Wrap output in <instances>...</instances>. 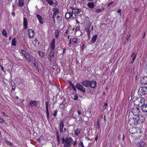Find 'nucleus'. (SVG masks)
<instances>
[{
  "mask_svg": "<svg viewBox=\"0 0 147 147\" xmlns=\"http://www.w3.org/2000/svg\"><path fill=\"white\" fill-rule=\"evenodd\" d=\"M140 82L142 85L147 84V77L145 76L141 78Z\"/></svg>",
  "mask_w": 147,
  "mask_h": 147,
  "instance_id": "nucleus-10",
  "label": "nucleus"
},
{
  "mask_svg": "<svg viewBox=\"0 0 147 147\" xmlns=\"http://www.w3.org/2000/svg\"><path fill=\"white\" fill-rule=\"evenodd\" d=\"M136 123H142L145 121L144 117L141 115H139L136 118Z\"/></svg>",
  "mask_w": 147,
  "mask_h": 147,
  "instance_id": "nucleus-4",
  "label": "nucleus"
},
{
  "mask_svg": "<svg viewBox=\"0 0 147 147\" xmlns=\"http://www.w3.org/2000/svg\"><path fill=\"white\" fill-rule=\"evenodd\" d=\"M97 36V35H95L93 36L91 40V42L90 43V44H92L94 43V42L96 40Z\"/></svg>",
  "mask_w": 147,
  "mask_h": 147,
  "instance_id": "nucleus-18",
  "label": "nucleus"
},
{
  "mask_svg": "<svg viewBox=\"0 0 147 147\" xmlns=\"http://www.w3.org/2000/svg\"><path fill=\"white\" fill-rule=\"evenodd\" d=\"M88 28H90V27L91 26V24L90 23H89L88 24Z\"/></svg>",
  "mask_w": 147,
  "mask_h": 147,
  "instance_id": "nucleus-57",
  "label": "nucleus"
},
{
  "mask_svg": "<svg viewBox=\"0 0 147 147\" xmlns=\"http://www.w3.org/2000/svg\"><path fill=\"white\" fill-rule=\"evenodd\" d=\"M55 113H53V115L54 117H55L57 115V113L58 112V111L56 110L54 111Z\"/></svg>",
  "mask_w": 147,
  "mask_h": 147,
  "instance_id": "nucleus-39",
  "label": "nucleus"
},
{
  "mask_svg": "<svg viewBox=\"0 0 147 147\" xmlns=\"http://www.w3.org/2000/svg\"><path fill=\"white\" fill-rule=\"evenodd\" d=\"M53 58V57H51L50 56H49V55L48 59H49V60L50 61H51V59Z\"/></svg>",
  "mask_w": 147,
  "mask_h": 147,
  "instance_id": "nucleus-54",
  "label": "nucleus"
},
{
  "mask_svg": "<svg viewBox=\"0 0 147 147\" xmlns=\"http://www.w3.org/2000/svg\"><path fill=\"white\" fill-rule=\"evenodd\" d=\"M76 87L78 90H80L83 93L85 92V89L80 84L77 83L76 85Z\"/></svg>",
  "mask_w": 147,
  "mask_h": 147,
  "instance_id": "nucleus-6",
  "label": "nucleus"
},
{
  "mask_svg": "<svg viewBox=\"0 0 147 147\" xmlns=\"http://www.w3.org/2000/svg\"><path fill=\"white\" fill-rule=\"evenodd\" d=\"M90 28H85V30L87 33V34H90Z\"/></svg>",
  "mask_w": 147,
  "mask_h": 147,
  "instance_id": "nucleus-33",
  "label": "nucleus"
},
{
  "mask_svg": "<svg viewBox=\"0 0 147 147\" xmlns=\"http://www.w3.org/2000/svg\"><path fill=\"white\" fill-rule=\"evenodd\" d=\"M142 109L143 112H147V103L142 106Z\"/></svg>",
  "mask_w": 147,
  "mask_h": 147,
  "instance_id": "nucleus-19",
  "label": "nucleus"
},
{
  "mask_svg": "<svg viewBox=\"0 0 147 147\" xmlns=\"http://www.w3.org/2000/svg\"><path fill=\"white\" fill-rule=\"evenodd\" d=\"M57 15H56L55 14H53V16L52 18L54 20V19H55V16Z\"/></svg>",
  "mask_w": 147,
  "mask_h": 147,
  "instance_id": "nucleus-55",
  "label": "nucleus"
},
{
  "mask_svg": "<svg viewBox=\"0 0 147 147\" xmlns=\"http://www.w3.org/2000/svg\"><path fill=\"white\" fill-rule=\"evenodd\" d=\"M2 34L3 35L5 36V37H7V33L5 30L3 29V31L2 32Z\"/></svg>",
  "mask_w": 147,
  "mask_h": 147,
  "instance_id": "nucleus-29",
  "label": "nucleus"
},
{
  "mask_svg": "<svg viewBox=\"0 0 147 147\" xmlns=\"http://www.w3.org/2000/svg\"><path fill=\"white\" fill-rule=\"evenodd\" d=\"M82 85L86 88H89L90 86V81L88 80L82 81L81 82Z\"/></svg>",
  "mask_w": 147,
  "mask_h": 147,
  "instance_id": "nucleus-7",
  "label": "nucleus"
},
{
  "mask_svg": "<svg viewBox=\"0 0 147 147\" xmlns=\"http://www.w3.org/2000/svg\"><path fill=\"white\" fill-rule=\"evenodd\" d=\"M136 122V119L134 117H131L129 118L128 123L131 125L137 124Z\"/></svg>",
  "mask_w": 147,
  "mask_h": 147,
  "instance_id": "nucleus-8",
  "label": "nucleus"
},
{
  "mask_svg": "<svg viewBox=\"0 0 147 147\" xmlns=\"http://www.w3.org/2000/svg\"><path fill=\"white\" fill-rule=\"evenodd\" d=\"M11 86L12 87V89L11 90V92H12L13 91H15V86L14 85H13L12 84H11Z\"/></svg>",
  "mask_w": 147,
  "mask_h": 147,
  "instance_id": "nucleus-34",
  "label": "nucleus"
},
{
  "mask_svg": "<svg viewBox=\"0 0 147 147\" xmlns=\"http://www.w3.org/2000/svg\"><path fill=\"white\" fill-rule=\"evenodd\" d=\"M29 37L30 38H32L34 36L35 33L34 30L31 29H28V30Z\"/></svg>",
  "mask_w": 147,
  "mask_h": 147,
  "instance_id": "nucleus-9",
  "label": "nucleus"
},
{
  "mask_svg": "<svg viewBox=\"0 0 147 147\" xmlns=\"http://www.w3.org/2000/svg\"><path fill=\"white\" fill-rule=\"evenodd\" d=\"M131 36V34H128L127 35V41H128V40H129L128 39L130 37V36Z\"/></svg>",
  "mask_w": 147,
  "mask_h": 147,
  "instance_id": "nucleus-47",
  "label": "nucleus"
},
{
  "mask_svg": "<svg viewBox=\"0 0 147 147\" xmlns=\"http://www.w3.org/2000/svg\"><path fill=\"white\" fill-rule=\"evenodd\" d=\"M37 101L36 100H31L29 103L30 105L32 107L36 106L37 105Z\"/></svg>",
  "mask_w": 147,
  "mask_h": 147,
  "instance_id": "nucleus-15",
  "label": "nucleus"
},
{
  "mask_svg": "<svg viewBox=\"0 0 147 147\" xmlns=\"http://www.w3.org/2000/svg\"><path fill=\"white\" fill-rule=\"evenodd\" d=\"M134 11H135L137 12H138L139 11V9L137 8H135L134 9Z\"/></svg>",
  "mask_w": 147,
  "mask_h": 147,
  "instance_id": "nucleus-44",
  "label": "nucleus"
},
{
  "mask_svg": "<svg viewBox=\"0 0 147 147\" xmlns=\"http://www.w3.org/2000/svg\"><path fill=\"white\" fill-rule=\"evenodd\" d=\"M129 132L130 133L132 134H134L135 136H137L138 134L141 133L142 130L140 128L138 127H132L130 128Z\"/></svg>",
  "mask_w": 147,
  "mask_h": 147,
  "instance_id": "nucleus-3",
  "label": "nucleus"
},
{
  "mask_svg": "<svg viewBox=\"0 0 147 147\" xmlns=\"http://www.w3.org/2000/svg\"><path fill=\"white\" fill-rule=\"evenodd\" d=\"M57 139L58 142V144H59L60 142V138H57Z\"/></svg>",
  "mask_w": 147,
  "mask_h": 147,
  "instance_id": "nucleus-56",
  "label": "nucleus"
},
{
  "mask_svg": "<svg viewBox=\"0 0 147 147\" xmlns=\"http://www.w3.org/2000/svg\"><path fill=\"white\" fill-rule=\"evenodd\" d=\"M53 10L54 12L53 13L54 14L57 15L59 13V10L57 7L53 8Z\"/></svg>",
  "mask_w": 147,
  "mask_h": 147,
  "instance_id": "nucleus-25",
  "label": "nucleus"
},
{
  "mask_svg": "<svg viewBox=\"0 0 147 147\" xmlns=\"http://www.w3.org/2000/svg\"><path fill=\"white\" fill-rule=\"evenodd\" d=\"M80 129L77 128L75 131V134L76 135L78 136L80 133Z\"/></svg>",
  "mask_w": 147,
  "mask_h": 147,
  "instance_id": "nucleus-27",
  "label": "nucleus"
},
{
  "mask_svg": "<svg viewBox=\"0 0 147 147\" xmlns=\"http://www.w3.org/2000/svg\"><path fill=\"white\" fill-rule=\"evenodd\" d=\"M60 31L59 30L57 29L55 31V37L56 38H57L59 36Z\"/></svg>",
  "mask_w": 147,
  "mask_h": 147,
  "instance_id": "nucleus-26",
  "label": "nucleus"
},
{
  "mask_svg": "<svg viewBox=\"0 0 147 147\" xmlns=\"http://www.w3.org/2000/svg\"><path fill=\"white\" fill-rule=\"evenodd\" d=\"M136 54H135L134 52L132 53L131 55V56L132 57V60L131 62V63L133 64L134 63V61L135 60L136 57Z\"/></svg>",
  "mask_w": 147,
  "mask_h": 147,
  "instance_id": "nucleus-22",
  "label": "nucleus"
},
{
  "mask_svg": "<svg viewBox=\"0 0 147 147\" xmlns=\"http://www.w3.org/2000/svg\"><path fill=\"white\" fill-rule=\"evenodd\" d=\"M57 18L58 20H59V19H60V20H61V18L59 16H58L57 17Z\"/></svg>",
  "mask_w": 147,
  "mask_h": 147,
  "instance_id": "nucleus-52",
  "label": "nucleus"
},
{
  "mask_svg": "<svg viewBox=\"0 0 147 147\" xmlns=\"http://www.w3.org/2000/svg\"><path fill=\"white\" fill-rule=\"evenodd\" d=\"M140 94L141 93V95H144L147 94V87H143L139 88L138 92Z\"/></svg>",
  "mask_w": 147,
  "mask_h": 147,
  "instance_id": "nucleus-5",
  "label": "nucleus"
},
{
  "mask_svg": "<svg viewBox=\"0 0 147 147\" xmlns=\"http://www.w3.org/2000/svg\"><path fill=\"white\" fill-rule=\"evenodd\" d=\"M39 54L40 55L41 57H43L44 56V53L40 51H39Z\"/></svg>",
  "mask_w": 147,
  "mask_h": 147,
  "instance_id": "nucleus-37",
  "label": "nucleus"
},
{
  "mask_svg": "<svg viewBox=\"0 0 147 147\" xmlns=\"http://www.w3.org/2000/svg\"><path fill=\"white\" fill-rule=\"evenodd\" d=\"M46 1L51 5H52L53 4V1L52 0H46Z\"/></svg>",
  "mask_w": 147,
  "mask_h": 147,
  "instance_id": "nucleus-31",
  "label": "nucleus"
},
{
  "mask_svg": "<svg viewBox=\"0 0 147 147\" xmlns=\"http://www.w3.org/2000/svg\"><path fill=\"white\" fill-rule=\"evenodd\" d=\"M34 41H35L36 42H38V43H39V42L38 40V39L37 38L35 39Z\"/></svg>",
  "mask_w": 147,
  "mask_h": 147,
  "instance_id": "nucleus-62",
  "label": "nucleus"
},
{
  "mask_svg": "<svg viewBox=\"0 0 147 147\" xmlns=\"http://www.w3.org/2000/svg\"><path fill=\"white\" fill-rule=\"evenodd\" d=\"M56 135L57 138H60L59 135V133L58 131H57L56 132Z\"/></svg>",
  "mask_w": 147,
  "mask_h": 147,
  "instance_id": "nucleus-46",
  "label": "nucleus"
},
{
  "mask_svg": "<svg viewBox=\"0 0 147 147\" xmlns=\"http://www.w3.org/2000/svg\"><path fill=\"white\" fill-rule=\"evenodd\" d=\"M55 39H53L51 42V44L50 46V47L52 50H54L55 49Z\"/></svg>",
  "mask_w": 147,
  "mask_h": 147,
  "instance_id": "nucleus-13",
  "label": "nucleus"
},
{
  "mask_svg": "<svg viewBox=\"0 0 147 147\" xmlns=\"http://www.w3.org/2000/svg\"><path fill=\"white\" fill-rule=\"evenodd\" d=\"M146 33L145 32H144L142 35V37L143 38H144L145 35H146Z\"/></svg>",
  "mask_w": 147,
  "mask_h": 147,
  "instance_id": "nucleus-53",
  "label": "nucleus"
},
{
  "mask_svg": "<svg viewBox=\"0 0 147 147\" xmlns=\"http://www.w3.org/2000/svg\"><path fill=\"white\" fill-rule=\"evenodd\" d=\"M88 6L90 8H93L94 7V2H89L88 4Z\"/></svg>",
  "mask_w": 147,
  "mask_h": 147,
  "instance_id": "nucleus-23",
  "label": "nucleus"
},
{
  "mask_svg": "<svg viewBox=\"0 0 147 147\" xmlns=\"http://www.w3.org/2000/svg\"><path fill=\"white\" fill-rule=\"evenodd\" d=\"M49 104V102H48L46 101L45 102L46 110L47 114V117L48 119L49 118V113L48 109Z\"/></svg>",
  "mask_w": 147,
  "mask_h": 147,
  "instance_id": "nucleus-12",
  "label": "nucleus"
},
{
  "mask_svg": "<svg viewBox=\"0 0 147 147\" xmlns=\"http://www.w3.org/2000/svg\"><path fill=\"white\" fill-rule=\"evenodd\" d=\"M72 88L75 91H76V90L75 88V86H72Z\"/></svg>",
  "mask_w": 147,
  "mask_h": 147,
  "instance_id": "nucleus-50",
  "label": "nucleus"
},
{
  "mask_svg": "<svg viewBox=\"0 0 147 147\" xmlns=\"http://www.w3.org/2000/svg\"><path fill=\"white\" fill-rule=\"evenodd\" d=\"M60 127V132H63V128L64 126V124L63 123V121L61 120L60 121V123L59 124Z\"/></svg>",
  "mask_w": 147,
  "mask_h": 147,
  "instance_id": "nucleus-17",
  "label": "nucleus"
},
{
  "mask_svg": "<svg viewBox=\"0 0 147 147\" xmlns=\"http://www.w3.org/2000/svg\"><path fill=\"white\" fill-rule=\"evenodd\" d=\"M96 84V82L95 81L92 80L91 81H90V87L94 89L95 88Z\"/></svg>",
  "mask_w": 147,
  "mask_h": 147,
  "instance_id": "nucleus-11",
  "label": "nucleus"
},
{
  "mask_svg": "<svg viewBox=\"0 0 147 147\" xmlns=\"http://www.w3.org/2000/svg\"><path fill=\"white\" fill-rule=\"evenodd\" d=\"M36 17L39 20L40 22L42 24H43V22L42 21L43 20L42 17L40 16L39 14H37L36 15Z\"/></svg>",
  "mask_w": 147,
  "mask_h": 147,
  "instance_id": "nucleus-20",
  "label": "nucleus"
},
{
  "mask_svg": "<svg viewBox=\"0 0 147 147\" xmlns=\"http://www.w3.org/2000/svg\"><path fill=\"white\" fill-rule=\"evenodd\" d=\"M4 120H3V118L0 119V123H3L4 122Z\"/></svg>",
  "mask_w": 147,
  "mask_h": 147,
  "instance_id": "nucleus-48",
  "label": "nucleus"
},
{
  "mask_svg": "<svg viewBox=\"0 0 147 147\" xmlns=\"http://www.w3.org/2000/svg\"><path fill=\"white\" fill-rule=\"evenodd\" d=\"M24 22H23V25L24 26V28L25 29L27 28V25H28V22L26 18H24Z\"/></svg>",
  "mask_w": 147,
  "mask_h": 147,
  "instance_id": "nucleus-16",
  "label": "nucleus"
},
{
  "mask_svg": "<svg viewBox=\"0 0 147 147\" xmlns=\"http://www.w3.org/2000/svg\"><path fill=\"white\" fill-rule=\"evenodd\" d=\"M88 36V39L90 40V34H87Z\"/></svg>",
  "mask_w": 147,
  "mask_h": 147,
  "instance_id": "nucleus-60",
  "label": "nucleus"
},
{
  "mask_svg": "<svg viewBox=\"0 0 147 147\" xmlns=\"http://www.w3.org/2000/svg\"><path fill=\"white\" fill-rule=\"evenodd\" d=\"M21 51V53L24 56L25 58L28 60L29 62L30 61L32 62H35V59L32 56L30 55L29 53L27 52L24 50H22Z\"/></svg>",
  "mask_w": 147,
  "mask_h": 147,
  "instance_id": "nucleus-1",
  "label": "nucleus"
},
{
  "mask_svg": "<svg viewBox=\"0 0 147 147\" xmlns=\"http://www.w3.org/2000/svg\"><path fill=\"white\" fill-rule=\"evenodd\" d=\"M78 96L77 95H75L74 98V100H76L78 99Z\"/></svg>",
  "mask_w": 147,
  "mask_h": 147,
  "instance_id": "nucleus-49",
  "label": "nucleus"
},
{
  "mask_svg": "<svg viewBox=\"0 0 147 147\" xmlns=\"http://www.w3.org/2000/svg\"><path fill=\"white\" fill-rule=\"evenodd\" d=\"M80 145L81 146V147H84V146L83 145V142L82 141H81L80 142Z\"/></svg>",
  "mask_w": 147,
  "mask_h": 147,
  "instance_id": "nucleus-45",
  "label": "nucleus"
},
{
  "mask_svg": "<svg viewBox=\"0 0 147 147\" xmlns=\"http://www.w3.org/2000/svg\"><path fill=\"white\" fill-rule=\"evenodd\" d=\"M97 125L96 127L97 129H98L100 127V122L99 120H98L97 123Z\"/></svg>",
  "mask_w": 147,
  "mask_h": 147,
  "instance_id": "nucleus-38",
  "label": "nucleus"
},
{
  "mask_svg": "<svg viewBox=\"0 0 147 147\" xmlns=\"http://www.w3.org/2000/svg\"><path fill=\"white\" fill-rule=\"evenodd\" d=\"M80 29V27L79 26H77L76 27V32H77V31H78Z\"/></svg>",
  "mask_w": 147,
  "mask_h": 147,
  "instance_id": "nucleus-51",
  "label": "nucleus"
},
{
  "mask_svg": "<svg viewBox=\"0 0 147 147\" xmlns=\"http://www.w3.org/2000/svg\"><path fill=\"white\" fill-rule=\"evenodd\" d=\"M81 11V10L80 9H75V13L76 14H78L80 13Z\"/></svg>",
  "mask_w": 147,
  "mask_h": 147,
  "instance_id": "nucleus-35",
  "label": "nucleus"
},
{
  "mask_svg": "<svg viewBox=\"0 0 147 147\" xmlns=\"http://www.w3.org/2000/svg\"><path fill=\"white\" fill-rule=\"evenodd\" d=\"M69 12H67L65 15V17L67 19H70Z\"/></svg>",
  "mask_w": 147,
  "mask_h": 147,
  "instance_id": "nucleus-28",
  "label": "nucleus"
},
{
  "mask_svg": "<svg viewBox=\"0 0 147 147\" xmlns=\"http://www.w3.org/2000/svg\"><path fill=\"white\" fill-rule=\"evenodd\" d=\"M24 5V0H19L18 6L19 7H22Z\"/></svg>",
  "mask_w": 147,
  "mask_h": 147,
  "instance_id": "nucleus-24",
  "label": "nucleus"
},
{
  "mask_svg": "<svg viewBox=\"0 0 147 147\" xmlns=\"http://www.w3.org/2000/svg\"><path fill=\"white\" fill-rule=\"evenodd\" d=\"M72 41L75 43H77L78 42V41L77 40V39L75 38H73L72 39Z\"/></svg>",
  "mask_w": 147,
  "mask_h": 147,
  "instance_id": "nucleus-36",
  "label": "nucleus"
},
{
  "mask_svg": "<svg viewBox=\"0 0 147 147\" xmlns=\"http://www.w3.org/2000/svg\"><path fill=\"white\" fill-rule=\"evenodd\" d=\"M54 50H51L50 52L49 56L51 57H53L54 53L53 51Z\"/></svg>",
  "mask_w": 147,
  "mask_h": 147,
  "instance_id": "nucleus-32",
  "label": "nucleus"
},
{
  "mask_svg": "<svg viewBox=\"0 0 147 147\" xmlns=\"http://www.w3.org/2000/svg\"><path fill=\"white\" fill-rule=\"evenodd\" d=\"M103 10V9H97L96 10V12L99 13V12H101Z\"/></svg>",
  "mask_w": 147,
  "mask_h": 147,
  "instance_id": "nucleus-40",
  "label": "nucleus"
},
{
  "mask_svg": "<svg viewBox=\"0 0 147 147\" xmlns=\"http://www.w3.org/2000/svg\"><path fill=\"white\" fill-rule=\"evenodd\" d=\"M12 14L13 16H15V13L14 12H13L12 13Z\"/></svg>",
  "mask_w": 147,
  "mask_h": 147,
  "instance_id": "nucleus-64",
  "label": "nucleus"
},
{
  "mask_svg": "<svg viewBox=\"0 0 147 147\" xmlns=\"http://www.w3.org/2000/svg\"><path fill=\"white\" fill-rule=\"evenodd\" d=\"M72 139L71 137L67 138L65 139V138H62V143L64 144V147H70L71 144H72Z\"/></svg>",
  "mask_w": 147,
  "mask_h": 147,
  "instance_id": "nucleus-2",
  "label": "nucleus"
},
{
  "mask_svg": "<svg viewBox=\"0 0 147 147\" xmlns=\"http://www.w3.org/2000/svg\"><path fill=\"white\" fill-rule=\"evenodd\" d=\"M16 38H14L12 40L11 45L13 46H15L16 45Z\"/></svg>",
  "mask_w": 147,
  "mask_h": 147,
  "instance_id": "nucleus-30",
  "label": "nucleus"
},
{
  "mask_svg": "<svg viewBox=\"0 0 147 147\" xmlns=\"http://www.w3.org/2000/svg\"><path fill=\"white\" fill-rule=\"evenodd\" d=\"M68 82L69 84L72 87L73 86H74V84L72 83V82L71 81H68Z\"/></svg>",
  "mask_w": 147,
  "mask_h": 147,
  "instance_id": "nucleus-42",
  "label": "nucleus"
},
{
  "mask_svg": "<svg viewBox=\"0 0 147 147\" xmlns=\"http://www.w3.org/2000/svg\"><path fill=\"white\" fill-rule=\"evenodd\" d=\"M78 113L79 115H80L81 114V112L79 111H78Z\"/></svg>",
  "mask_w": 147,
  "mask_h": 147,
  "instance_id": "nucleus-63",
  "label": "nucleus"
},
{
  "mask_svg": "<svg viewBox=\"0 0 147 147\" xmlns=\"http://www.w3.org/2000/svg\"><path fill=\"white\" fill-rule=\"evenodd\" d=\"M69 14H70V15H69L70 18L71 17L72 18H75V17H73V13H71L70 12H69Z\"/></svg>",
  "mask_w": 147,
  "mask_h": 147,
  "instance_id": "nucleus-41",
  "label": "nucleus"
},
{
  "mask_svg": "<svg viewBox=\"0 0 147 147\" xmlns=\"http://www.w3.org/2000/svg\"><path fill=\"white\" fill-rule=\"evenodd\" d=\"M121 12V9H119L118 11V12L119 13H120Z\"/></svg>",
  "mask_w": 147,
  "mask_h": 147,
  "instance_id": "nucleus-61",
  "label": "nucleus"
},
{
  "mask_svg": "<svg viewBox=\"0 0 147 147\" xmlns=\"http://www.w3.org/2000/svg\"><path fill=\"white\" fill-rule=\"evenodd\" d=\"M135 109H136V110L137 111V112H139V108H138V107L136 108Z\"/></svg>",
  "mask_w": 147,
  "mask_h": 147,
  "instance_id": "nucleus-58",
  "label": "nucleus"
},
{
  "mask_svg": "<svg viewBox=\"0 0 147 147\" xmlns=\"http://www.w3.org/2000/svg\"><path fill=\"white\" fill-rule=\"evenodd\" d=\"M144 100L145 99L144 98H140V102L138 105L139 107H142V106L144 105Z\"/></svg>",
  "mask_w": 147,
  "mask_h": 147,
  "instance_id": "nucleus-14",
  "label": "nucleus"
},
{
  "mask_svg": "<svg viewBox=\"0 0 147 147\" xmlns=\"http://www.w3.org/2000/svg\"><path fill=\"white\" fill-rule=\"evenodd\" d=\"M145 142L143 141H141L137 144V145L139 147H143L144 146Z\"/></svg>",
  "mask_w": 147,
  "mask_h": 147,
  "instance_id": "nucleus-21",
  "label": "nucleus"
},
{
  "mask_svg": "<svg viewBox=\"0 0 147 147\" xmlns=\"http://www.w3.org/2000/svg\"><path fill=\"white\" fill-rule=\"evenodd\" d=\"M98 136H97L96 137H95L94 138V140L95 141H97L98 140Z\"/></svg>",
  "mask_w": 147,
  "mask_h": 147,
  "instance_id": "nucleus-59",
  "label": "nucleus"
},
{
  "mask_svg": "<svg viewBox=\"0 0 147 147\" xmlns=\"http://www.w3.org/2000/svg\"><path fill=\"white\" fill-rule=\"evenodd\" d=\"M6 143L8 145H10V146H12L10 142L7 141H6Z\"/></svg>",
  "mask_w": 147,
  "mask_h": 147,
  "instance_id": "nucleus-43",
  "label": "nucleus"
}]
</instances>
